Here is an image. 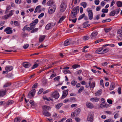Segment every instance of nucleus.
<instances>
[{"label": "nucleus", "mask_w": 122, "mask_h": 122, "mask_svg": "<svg viewBox=\"0 0 122 122\" xmlns=\"http://www.w3.org/2000/svg\"><path fill=\"white\" fill-rule=\"evenodd\" d=\"M77 11H79V7L74 8L72 10L71 13V16L73 18H76Z\"/></svg>", "instance_id": "f257e3e1"}, {"label": "nucleus", "mask_w": 122, "mask_h": 122, "mask_svg": "<svg viewBox=\"0 0 122 122\" xmlns=\"http://www.w3.org/2000/svg\"><path fill=\"white\" fill-rule=\"evenodd\" d=\"M91 9V8H88L86 9V11L88 13L89 18L90 20H91L92 19L93 16L92 11Z\"/></svg>", "instance_id": "f03ea898"}, {"label": "nucleus", "mask_w": 122, "mask_h": 122, "mask_svg": "<svg viewBox=\"0 0 122 122\" xmlns=\"http://www.w3.org/2000/svg\"><path fill=\"white\" fill-rule=\"evenodd\" d=\"M93 112H91L88 114L87 118L88 121L92 122L93 120Z\"/></svg>", "instance_id": "7ed1b4c3"}, {"label": "nucleus", "mask_w": 122, "mask_h": 122, "mask_svg": "<svg viewBox=\"0 0 122 122\" xmlns=\"http://www.w3.org/2000/svg\"><path fill=\"white\" fill-rule=\"evenodd\" d=\"M66 5L64 2H62L60 6V9L61 12H63L66 9Z\"/></svg>", "instance_id": "20e7f679"}, {"label": "nucleus", "mask_w": 122, "mask_h": 122, "mask_svg": "<svg viewBox=\"0 0 122 122\" xmlns=\"http://www.w3.org/2000/svg\"><path fill=\"white\" fill-rule=\"evenodd\" d=\"M81 109L79 108H78L76 109L74 112H72L71 114V116L73 117L75 116H77L80 113Z\"/></svg>", "instance_id": "39448f33"}, {"label": "nucleus", "mask_w": 122, "mask_h": 122, "mask_svg": "<svg viewBox=\"0 0 122 122\" xmlns=\"http://www.w3.org/2000/svg\"><path fill=\"white\" fill-rule=\"evenodd\" d=\"M36 92L35 89H33L30 91L27 97L28 98L31 99L34 97Z\"/></svg>", "instance_id": "423d86ee"}, {"label": "nucleus", "mask_w": 122, "mask_h": 122, "mask_svg": "<svg viewBox=\"0 0 122 122\" xmlns=\"http://www.w3.org/2000/svg\"><path fill=\"white\" fill-rule=\"evenodd\" d=\"M56 8V6L54 5L52 6H51L49 8L48 13L49 14H51L55 11Z\"/></svg>", "instance_id": "0eeeda50"}, {"label": "nucleus", "mask_w": 122, "mask_h": 122, "mask_svg": "<svg viewBox=\"0 0 122 122\" xmlns=\"http://www.w3.org/2000/svg\"><path fill=\"white\" fill-rule=\"evenodd\" d=\"M15 11L14 10H11L9 14L5 15L3 17V18L4 19H7L9 17H10L13 14Z\"/></svg>", "instance_id": "6e6552de"}, {"label": "nucleus", "mask_w": 122, "mask_h": 122, "mask_svg": "<svg viewBox=\"0 0 122 122\" xmlns=\"http://www.w3.org/2000/svg\"><path fill=\"white\" fill-rule=\"evenodd\" d=\"M98 34L97 31H95L92 32L90 35V37L92 39H94L96 38V36Z\"/></svg>", "instance_id": "1a4fd4ad"}, {"label": "nucleus", "mask_w": 122, "mask_h": 122, "mask_svg": "<svg viewBox=\"0 0 122 122\" xmlns=\"http://www.w3.org/2000/svg\"><path fill=\"white\" fill-rule=\"evenodd\" d=\"M12 28L10 27H7L4 30L5 32H6V33L8 34H10L12 33L13 30Z\"/></svg>", "instance_id": "9d476101"}, {"label": "nucleus", "mask_w": 122, "mask_h": 122, "mask_svg": "<svg viewBox=\"0 0 122 122\" xmlns=\"http://www.w3.org/2000/svg\"><path fill=\"white\" fill-rule=\"evenodd\" d=\"M69 90L67 89L66 90L64 91L63 92V94L61 97V99H63L65 98L68 94Z\"/></svg>", "instance_id": "9b49d317"}, {"label": "nucleus", "mask_w": 122, "mask_h": 122, "mask_svg": "<svg viewBox=\"0 0 122 122\" xmlns=\"http://www.w3.org/2000/svg\"><path fill=\"white\" fill-rule=\"evenodd\" d=\"M23 66L25 68H29L31 66V64L27 62H24L22 63Z\"/></svg>", "instance_id": "f8f14e48"}, {"label": "nucleus", "mask_w": 122, "mask_h": 122, "mask_svg": "<svg viewBox=\"0 0 122 122\" xmlns=\"http://www.w3.org/2000/svg\"><path fill=\"white\" fill-rule=\"evenodd\" d=\"M86 105L87 107L89 108H92L94 107V105L92 104L91 103L87 102L86 103Z\"/></svg>", "instance_id": "ddd939ff"}, {"label": "nucleus", "mask_w": 122, "mask_h": 122, "mask_svg": "<svg viewBox=\"0 0 122 122\" xmlns=\"http://www.w3.org/2000/svg\"><path fill=\"white\" fill-rule=\"evenodd\" d=\"M52 96L55 99H57L59 97V95L57 92H55L53 93Z\"/></svg>", "instance_id": "4468645a"}, {"label": "nucleus", "mask_w": 122, "mask_h": 122, "mask_svg": "<svg viewBox=\"0 0 122 122\" xmlns=\"http://www.w3.org/2000/svg\"><path fill=\"white\" fill-rule=\"evenodd\" d=\"M42 112L43 114L46 117H49L51 115L50 113L46 110H43Z\"/></svg>", "instance_id": "2eb2a0df"}, {"label": "nucleus", "mask_w": 122, "mask_h": 122, "mask_svg": "<svg viewBox=\"0 0 122 122\" xmlns=\"http://www.w3.org/2000/svg\"><path fill=\"white\" fill-rule=\"evenodd\" d=\"M6 92V89H2L0 90V97H4L5 95Z\"/></svg>", "instance_id": "dca6fc26"}, {"label": "nucleus", "mask_w": 122, "mask_h": 122, "mask_svg": "<svg viewBox=\"0 0 122 122\" xmlns=\"http://www.w3.org/2000/svg\"><path fill=\"white\" fill-rule=\"evenodd\" d=\"M71 42V40H67L64 42V45L65 46H67L70 44Z\"/></svg>", "instance_id": "f3484780"}, {"label": "nucleus", "mask_w": 122, "mask_h": 122, "mask_svg": "<svg viewBox=\"0 0 122 122\" xmlns=\"http://www.w3.org/2000/svg\"><path fill=\"white\" fill-rule=\"evenodd\" d=\"M13 69V67L11 66H7L5 68V70L7 71H9Z\"/></svg>", "instance_id": "a211bd4d"}, {"label": "nucleus", "mask_w": 122, "mask_h": 122, "mask_svg": "<svg viewBox=\"0 0 122 122\" xmlns=\"http://www.w3.org/2000/svg\"><path fill=\"white\" fill-rule=\"evenodd\" d=\"M89 84L90 88H93L95 86V82L94 81L92 83H91V82L90 81L89 82Z\"/></svg>", "instance_id": "6ab92c4d"}, {"label": "nucleus", "mask_w": 122, "mask_h": 122, "mask_svg": "<svg viewBox=\"0 0 122 122\" xmlns=\"http://www.w3.org/2000/svg\"><path fill=\"white\" fill-rule=\"evenodd\" d=\"M54 1L53 0H50L48 1L47 3V4L48 5L51 6L53 5Z\"/></svg>", "instance_id": "aec40b11"}, {"label": "nucleus", "mask_w": 122, "mask_h": 122, "mask_svg": "<svg viewBox=\"0 0 122 122\" xmlns=\"http://www.w3.org/2000/svg\"><path fill=\"white\" fill-rule=\"evenodd\" d=\"M45 37L46 36L45 35L40 36L39 38V42H42L44 40Z\"/></svg>", "instance_id": "412c9836"}, {"label": "nucleus", "mask_w": 122, "mask_h": 122, "mask_svg": "<svg viewBox=\"0 0 122 122\" xmlns=\"http://www.w3.org/2000/svg\"><path fill=\"white\" fill-rule=\"evenodd\" d=\"M102 92V90L100 89L98 90L95 93V95L96 96H98L100 95Z\"/></svg>", "instance_id": "4be33fe9"}, {"label": "nucleus", "mask_w": 122, "mask_h": 122, "mask_svg": "<svg viewBox=\"0 0 122 122\" xmlns=\"http://www.w3.org/2000/svg\"><path fill=\"white\" fill-rule=\"evenodd\" d=\"M99 100V98H98L93 97L90 99V100L92 102H97Z\"/></svg>", "instance_id": "5701e85b"}, {"label": "nucleus", "mask_w": 122, "mask_h": 122, "mask_svg": "<svg viewBox=\"0 0 122 122\" xmlns=\"http://www.w3.org/2000/svg\"><path fill=\"white\" fill-rule=\"evenodd\" d=\"M42 108L43 109V110H49L51 109L50 107L47 106L43 105L42 106Z\"/></svg>", "instance_id": "b1692460"}, {"label": "nucleus", "mask_w": 122, "mask_h": 122, "mask_svg": "<svg viewBox=\"0 0 122 122\" xmlns=\"http://www.w3.org/2000/svg\"><path fill=\"white\" fill-rule=\"evenodd\" d=\"M88 21H87L84 23L83 24L84 28H86L89 26L90 25V24H88Z\"/></svg>", "instance_id": "393cba45"}, {"label": "nucleus", "mask_w": 122, "mask_h": 122, "mask_svg": "<svg viewBox=\"0 0 122 122\" xmlns=\"http://www.w3.org/2000/svg\"><path fill=\"white\" fill-rule=\"evenodd\" d=\"M114 83L113 82H112L111 83L109 88L110 90H112L114 89Z\"/></svg>", "instance_id": "a878e982"}, {"label": "nucleus", "mask_w": 122, "mask_h": 122, "mask_svg": "<svg viewBox=\"0 0 122 122\" xmlns=\"http://www.w3.org/2000/svg\"><path fill=\"white\" fill-rule=\"evenodd\" d=\"M62 105V103H58L55 106V107L56 109H58L60 108Z\"/></svg>", "instance_id": "bb28decb"}, {"label": "nucleus", "mask_w": 122, "mask_h": 122, "mask_svg": "<svg viewBox=\"0 0 122 122\" xmlns=\"http://www.w3.org/2000/svg\"><path fill=\"white\" fill-rule=\"evenodd\" d=\"M38 20L37 19L33 21L31 23L33 24L34 25H35L38 23Z\"/></svg>", "instance_id": "cd10ccee"}, {"label": "nucleus", "mask_w": 122, "mask_h": 122, "mask_svg": "<svg viewBox=\"0 0 122 122\" xmlns=\"http://www.w3.org/2000/svg\"><path fill=\"white\" fill-rule=\"evenodd\" d=\"M14 101L12 100H9L6 103V105H9L12 104L13 102Z\"/></svg>", "instance_id": "c85d7f7f"}, {"label": "nucleus", "mask_w": 122, "mask_h": 122, "mask_svg": "<svg viewBox=\"0 0 122 122\" xmlns=\"http://www.w3.org/2000/svg\"><path fill=\"white\" fill-rule=\"evenodd\" d=\"M117 4L118 7L122 6V2L120 1H118L117 2Z\"/></svg>", "instance_id": "c756f323"}, {"label": "nucleus", "mask_w": 122, "mask_h": 122, "mask_svg": "<svg viewBox=\"0 0 122 122\" xmlns=\"http://www.w3.org/2000/svg\"><path fill=\"white\" fill-rule=\"evenodd\" d=\"M69 101L70 102H74L76 101V98L75 97L71 98L69 99Z\"/></svg>", "instance_id": "7c9ffc66"}, {"label": "nucleus", "mask_w": 122, "mask_h": 122, "mask_svg": "<svg viewBox=\"0 0 122 122\" xmlns=\"http://www.w3.org/2000/svg\"><path fill=\"white\" fill-rule=\"evenodd\" d=\"M81 5L83 8H85L87 4L86 2H83L81 3Z\"/></svg>", "instance_id": "2f4dec72"}, {"label": "nucleus", "mask_w": 122, "mask_h": 122, "mask_svg": "<svg viewBox=\"0 0 122 122\" xmlns=\"http://www.w3.org/2000/svg\"><path fill=\"white\" fill-rule=\"evenodd\" d=\"M52 28L49 24H47L45 27V28L46 30H49Z\"/></svg>", "instance_id": "473e14b6"}, {"label": "nucleus", "mask_w": 122, "mask_h": 122, "mask_svg": "<svg viewBox=\"0 0 122 122\" xmlns=\"http://www.w3.org/2000/svg\"><path fill=\"white\" fill-rule=\"evenodd\" d=\"M20 118V117H17L15 119L14 122H20L21 120Z\"/></svg>", "instance_id": "72a5a7b5"}, {"label": "nucleus", "mask_w": 122, "mask_h": 122, "mask_svg": "<svg viewBox=\"0 0 122 122\" xmlns=\"http://www.w3.org/2000/svg\"><path fill=\"white\" fill-rule=\"evenodd\" d=\"M11 84V83H7L4 85L3 87H7L10 86Z\"/></svg>", "instance_id": "f704fd0d"}, {"label": "nucleus", "mask_w": 122, "mask_h": 122, "mask_svg": "<svg viewBox=\"0 0 122 122\" xmlns=\"http://www.w3.org/2000/svg\"><path fill=\"white\" fill-rule=\"evenodd\" d=\"M104 122H113L114 121L111 118L105 120Z\"/></svg>", "instance_id": "c9c22d12"}, {"label": "nucleus", "mask_w": 122, "mask_h": 122, "mask_svg": "<svg viewBox=\"0 0 122 122\" xmlns=\"http://www.w3.org/2000/svg\"><path fill=\"white\" fill-rule=\"evenodd\" d=\"M115 11L112 10V11L109 14V15L111 16H113L115 15Z\"/></svg>", "instance_id": "e433bc0d"}, {"label": "nucleus", "mask_w": 122, "mask_h": 122, "mask_svg": "<svg viewBox=\"0 0 122 122\" xmlns=\"http://www.w3.org/2000/svg\"><path fill=\"white\" fill-rule=\"evenodd\" d=\"M111 19H110V18H108V19H107L106 20H103L102 21V22L103 23H105L106 22H109L110 21H111Z\"/></svg>", "instance_id": "4c0bfd02"}, {"label": "nucleus", "mask_w": 122, "mask_h": 122, "mask_svg": "<svg viewBox=\"0 0 122 122\" xmlns=\"http://www.w3.org/2000/svg\"><path fill=\"white\" fill-rule=\"evenodd\" d=\"M80 67V66L78 64H75L73 65L72 66V67L74 69H76Z\"/></svg>", "instance_id": "58836bf2"}, {"label": "nucleus", "mask_w": 122, "mask_h": 122, "mask_svg": "<svg viewBox=\"0 0 122 122\" xmlns=\"http://www.w3.org/2000/svg\"><path fill=\"white\" fill-rule=\"evenodd\" d=\"M13 75L11 74H9L6 75V77L10 78H13Z\"/></svg>", "instance_id": "ea45409f"}, {"label": "nucleus", "mask_w": 122, "mask_h": 122, "mask_svg": "<svg viewBox=\"0 0 122 122\" xmlns=\"http://www.w3.org/2000/svg\"><path fill=\"white\" fill-rule=\"evenodd\" d=\"M0 105H3L4 107H6V105L5 102L4 101H0Z\"/></svg>", "instance_id": "a19ab883"}, {"label": "nucleus", "mask_w": 122, "mask_h": 122, "mask_svg": "<svg viewBox=\"0 0 122 122\" xmlns=\"http://www.w3.org/2000/svg\"><path fill=\"white\" fill-rule=\"evenodd\" d=\"M85 16V13L83 14H82L80 15L78 18V20H79L83 18Z\"/></svg>", "instance_id": "79ce46f5"}, {"label": "nucleus", "mask_w": 122, "mask_h": 122, "mask_svg": "<svg viewBox=\"0 0 122 122\" xmlns=\"http://www.w3.org/2000/svg\"><path fill=\"white\" fill-rule=\"evenodd\" d=\"M40 5L38 6H37L36 8L35 11H34V13H36V12L38 10H40Z\"/></svg>", "instance_id": "37998d69"}, {"label": "nucleus", "mask_w": 122, "mask_h": 122, "mask_svg": "<svg viewBox=\"0 0 122 122\" xmlns=\"http://www.w3.org/2000/svg\"><path fill=\"white\" fill-rule=\"evenodd\" d=\"M90 38L88 36H86L83 37V40L86 41L88 40Z\"/></svg>", "instance_id": "c03bdc74"}, {"label": "nucleus", "mask_w": 122, "mask_h": 122, "mask_svg": "<svg viewBox=\"0 0 122 122\" xmlns=\"http://www.w3.org/2000/svg\"><path fill=\"white\" fill-rule=\"evenodd\" d=\"M84 87L83 86H82L80 88V89L78 90V92L79 93H80L82 91L84 90Z\"/></svg>", "instance_id": "a18cd8bd"}, {"label": "nucleus", "mask_w": 122, "mask_h": 122, "mask_svg": "<svg viewBox=\"0 0 122 122\" xmlns=\"http://www.w3.org/2000/svg\"><path fill=\"white\" fill-rule=\"evenodd\" d=\"M30 30H32L34 28V26L35 25H34L33 24L31 23L30 24Z\"/></svg>", "instance_id": "49530a36"}, {"label": "nucleus", "mask_w": 122, "mask_h": 122, "mask_svg": "<svg viewBox=\"0 0 122 122\" xmlns=\"http://www.w3.org/2000/svg\"><path fill=\"white\" fill-rule=\"evenodd\" d=\"M77 83V82L75 80H73L71 81V84L72 86H75V85Z\"/></svg>", "instance_id": "de8ad7c7"}, {"label": "nucleus", "mask_w": 122, "mask_h": 122, "mask_svg": "<svg viewBox=\"0 0 122 122\" xmlns=\"http://www.w3.org/2000/svg\"><path fill=\"white\" fill-rule=\"evenodd\" d=\"M38 64L36 63L34 65H33L31 67V69H33L38 67Z\"/></svg>", "instance_id": "09e8293b"}, {"label": "nucleus", "mask_w": 122, "mask_h": 122, "mask_svg": "<svg viewBox=\"0 0 122 122\" xmlns=\"http://www.w3.org/2000/svg\"><path fill=\"white\" fill-rule=\"evenodd\" d=\"M60 76H57L55 78H54V81H59V79H60Z\"/></svg>", "instance_id": "8fccbe9b"}, {"label": "nucleus", "mask_w": 122, "mask_h": 122, "mask_svg": "<svg viewBox=\"0 0 122 122\" xmlns=\"http://www.w3.org/2000/svg\"><path fill=\"white\" fill-rule=\"evenodd\" d=\"M103 80L101 79L100 80V84L103 87H104V84L103 83Z\"/></svg>", "instance_id": "3c124183"}, {"label": "nucleus", "mask_w": 122, "mask_h": 122, "mask_svg": "<svg viewBox=\"0 0 122 122\" xmlns=\"http://www.w3.org/2000/svg\"><path fill=\"white\" fill-rule=\"evenodd\" d=\"M108 9H103L102 11V12L103 13H107L108 12Z\"/></svg>", "instance_id": "603ef678"}, {"label": "nucleus", "mask_w": 122, "mask_h": 122, "mask_svg": "<svg viewBox=\"0 0 122 122\" xmlns=\"http://www.w3.org/2000/svg\"><path fill=\"white\" fill-rule=\"evenodd\" d=\"M102 49L99 48L96 51V53L100 54V53H99V52L102 51Z\"/></svg>", "instance_id": "864d4df0"}, {"label": "nucleus", "mask_w": 122, "mask_h": 122, "mask_svg": "<svg viewBox=\"0 0 122 122\" xmlns=\"http://www.w3.org/2000/svg\"><path fill=\"white\" fill-rule=\"evenodd\" d=\"M111 29V28H110L104 29V30L106 33H107L110 31Z\"/></svg>", "instance_id": "5fc2aeb1"}, {"label": "nucleus", "mask_w": 122, "mask_h": 122, "mask_svg": "<svg viewBox=\"0 0 122 122\" xmlns=\"http://www.w3.org/2000/svg\"><path fill=\"white\" fill-rule=\"evenodd\" d=\"M63 72L65 73H71V72L68 70H63Z\"/></svg>", "instance_id": "6e6d98bb"}, {"label": "nucleus", "mask_w": 122, "mask_h": 122, "mask_svg": "<svg viewBox=\"0 0 122 122\" xmlns=\"http://www.w3.org/2000/svg\"><path fill=\"white\" fill-rule=\"evenodd\" d=\"M102 49V52H102L103 54L109 51V50L108 49H107L106 48L104 49Z\"/></svg>", "instance_id": "4d7b16f0"}, {"label": "nucleus", "mask_w": 122, "mask_h": 122, "mask_svg": "<svg viewBox=\"0 0 122 122\" xmlns=\"http://www.w3.org/2000/svg\"><path fill=\"white\" fill-rule=\"evenodd\" d=\"M64 17L62 16V17L61 18H60V19L59 21H58V23H61V22L63 21V20H64Z\"/></svg>", "instance_id": "13d9d810"}, {"label": "nucleus", "mask_w": 122, "mask_h": 122, "mask_svg": "<svg viewBox=\"0 0 122 122\" xmlns=\"http://www.w3.org/2000/svg\"><path fill=\"white\" fill-rule=\"evenodd\" d=\"M38 30V29L37 28L34 29H33V30H32L31 31V33H33L36 32L37 31V30Z\"/></svg>", "instance_id": "bf43d9fd"}, {"label": "nucleus", "mask_w": 122, "mask_h": 122, "mask_svg": "<svg viewBox=\"0 0 122 122\" xmlns=\"http://www.w3.org/2000/svg\"><path fill=\"white\" fill-rule=\"evenodd\" d=\"M103 41V39H99L96 41L95 42V43L97 44L99 42H101Z\"/></svg>", "instance_id": "052dcab7"}, {"label": "nucleus", "mask_w": 122, "mask_h": 122, "mask_svg": "<svg viewBox=\"0 0 122 122\" xmlns=\"http://www.w3.org/2000/svg\"><path fill=\"white\" fill-rule=\"evenodd\" d=\"M117 91H118V94H121V87H118V89Z\"/></svg>", "instance_id": "680f3d73"}, {"label": "nucleus", "mask_w": 122, "mask_h": 122, "mask_svg": "<svg viewBox=\"0 0 122 122\" xmlns=\"http://www.w3.org/2000/svg\"><path fill=\"white\" fill-rule=\"evenodd\" d=\"M121 10V9L119 8L118 9H117L116 10V11H115V14L116 15L119 12V11Z\"/></svg>", "instance_id": "e2e57ef3"}, {"label": "nucleus", "mask_w": 122, "mask_h": 122, "mask_svg": "<svg viewBox=\"0 0 122 122\" xmlns=\"http://www.w3.org/2000/svg\"><path fill=\"white\" fill-rule=\"evenodd\" d=\"M43 88L40 89L38 92V94H41L43 91Z\"/></svg>", "instance_id": "0e129e2a"}, {"label": "nucleus", "mask_w": 122, "mask_h": 122, "mask_svg": "<svg viewBox=\"0 0 122 122\" xmlns=\"http://www.w3.org/2000/svg\"><path fill=\"white\" fill-rule=\"evenodd\" d=\"M94 2L96 5H98L100 1L99 0H95Z\"/></svg>", "instance_id": "69168bd1"}, {"label": "nucleus", "mask_w": 122, "mask_h": 122, "mask_svg": "<svg viewBox=\"0 0 122 122\" xmlns=\"http://www.w3.org/2000/svg\"><path fill=\"white\" fill-rule=\"evenodd\" d=\"M29 46V45L28 44H26L25 45L23 46V47L25 49H26Z\"/></svg>", "instance_id": "338daca9"}, {"label": "nucleus", "mask_w": 122, "mask_h": 122, "mask_svg": "<svg viewBox=\"0 0 122 122\" xmlns=\"http://www.w3.org/2000/svg\"><path fill=\"white\" fill-rule=\"evenodd\" d=\"M14 24L15 26L19 25V24L18 21H14Z\"/></svg>", "instance_id": "774afa93"}]
</instances>
